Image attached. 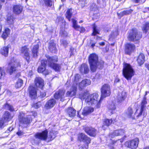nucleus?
I'll return each instance as SVG.
<instances>
[{"instance_id":"f257e3e1","label":"nucleus","mask_w":149,"mask_h":149,"mask_svg":"<svg viewBox=\"0 0 149 149\" xmlns=\"http://www.w3.org/2000/svg\"><path fill=\"white\" fill-rule=\"evenodd\" d=\"M81 79V77L78 74H76L74 77L72 79L73 84L71 88L70 91H68L66 93L67 97H72L76 95L77 90V84H79V89L82 91L85 86L90 85L91 84V81L89 79H84L80 82V80Z\"/></svg>"},{"instance_id":"f03ea898","label":"nucleus","mask_w":149,"mask_h":149,"mask_svg":"<svg viewBox=\"0 0 149 149\" xmlns=\"http://www.w3.org/2000/svg\"><path fill=\"white\" fill-rule=\"evenodd\" d=\"M88 61L91 70L93 72H95L97 68H102L104 64L103 61H98V56L95 54H91L89 56Z\"/></svg>"},{"instance_id":"7ed1b4c3","label":"nucleus","mask_w":149,"mask_h":149,"mask_svg":"<svg viewBox=\"0 0 149 149\" xmlns=\"http://www.w3.org/2000/svg\"><path fill=\"white\" fill-rule=\"evenodd\" d=\"M34 138L31 140L33 145L38 144L41 140H46L48 137V131L47 130L41 132L36 133L34 135Z\"/></svg>"},{"instance_id":"20e7f679","label":"nucleus","mask_w":149,"mask_h":149,"mask_svg":"<svg viewBox=\"0 0 149 149\" xmlns=\"http://www.w3.org/2000/svg\"><path fill=\"white\" fill-rule=\"evenodd\" d=\"M98 95L97 93H93L88 95L86 98L85 102L88 105H94L98 108L100 107V100L98 101Z\"/></svg>"},{"instance_id":"39448f33","label":"nucleus","mask_w":149,"mask_h":149,"mask_svg":"<svg viewBox=\"0 0 149 149\" xmlns=\"http://www.w3.org/2000/svg\"><path fill=\"white\" fill-rule=\"evenodd\" d=\"M134 70L129 64L125 63L123 70V73L124 77L127 80H130L134 75Z\"/></svg>"},{"instance_id":"423d86ee","label":"nucleus","mask_w":149,"mask_h":149,"mask_svg":"<svg viewBox=\"0 0 149 149\" xmlns=\"http://www.w3.org/2000/svg\"><path fill=\"white\" fill-rule=\"evenodd\" d=\"M46 57L48 60L47 65L55 71H59L61 68V65L55 63L58 61V57L56 56L51 57L48 56Z\"/></svg>"},{"instance_id":"0eeeda50","label":"nucleus","mask_w":149,"mask_h":149,"mask_svg":"<svg viewBox=\"0 0 149 149\" xmlns=\"http://www.w3.org/2000/svg\"><path fill=\"white\" fill-rule=\"evenodd\" d=\"M32 118L31 115L24 116V114L22 112L20 113L19 125L23 127H26L31 122Z\"/></svg>"},{"instance_id":"6e6552de","label":"nucleus","mask_w":149,"mask_h":149,"mask_svg":"<svg viewBox=\"0 0 149 149\" xmlns=\"http://www.w3.org/2000/svg\"><path fill=\"white\" fill-rule=\"evenodd\" d=\"M101 98H103L109 96L111 94V87L108 84H104L101 89Z\"/></svg>"},{"instance_id":"1a4fd4ad","label":"nucleus","mask_w":149,"mask_h":149,"mask_svg":"<svg viewBox=\"0 0 149 149\" xmlns=\"http://www.w3.org/2000/svg\"><path fill=\"white\" fill-rule=\"evenodd\" d=\"M128 38L129 40L135 42L139 40L140 37L137 30L133 29L130 31Z\"/></svg>"},{"instance_id":"9d476101","label":"nucleus","mask_w":149,"mask_h":149,"mask_svg":"<svg viewBox=\"0 0 149 149\" xmlns=\"http://www.w3.org/2000/svg\"><path fill=\"white\" fill-rule=\"evenodd\" d=\"M139 142L138 138H135L134 139L126 142L125 143V146L132 149H135L138 146Z\"/></svg>"},{"instance_id":"9b49d317","label":"nucleus","mask_w":149,"mask_h":149,"mask_svg":"<svg viewBox=\"0 0 149 149\" xmlns=\"http://www.w3.org/2000/svg\"><path fill=\"white\" fill-rule=\"evenodd\" d=\"M94 111V109L91 107H85L82 112L81 115H79V112H78L77 116L80 118H83L81 116H86L89 114L93 112Z\"/></svg>"},{"instance_id":"f8f14e48","label":"nucleus","mask_w":149,"mask_h":149,"mask_svg":"<svg viewBox=\"0 0 149 149\" xmlns=\"http://www.w3.org/2000/svg\"><path fill=\"white\" fill-rule=\"evenodd\" d=\"M48 61L42 60L41 61V65L39 67L38 69V71L40 73H42L45 75L48 74L49 72L45 70V67L47 64Z\"/></svg>"},{"instance_id":"ddd939ff","label":"nucleus","mask_w":149,"mask_h":149,"mask_svg":"<svg viewBox=\"0 0 149 149\" xmlns=\"http://www.w3.org/2000/svg\"><path fill=\"white\" fill-rule=\"evenodd\" d=\"M13 60H14V59H13ZM13 61L14 63H13L12 61H11V62L9 63L10 65L8 69V71L10 74H11L13 72L15 71L16 67L20 66V63L19 62L16 61H14V60Z\"/></svg>"},{"instance_id":"4468645a","label":"nucleus","mask_w":149,"mask_h":149,"mask_svg":"<svg viewBox=\"0 0 149 149\" xmlns=\"http://www.w3.org/2000/svg\"><path fill=\"white\" fill-rule=\"evenodd\" d=\"M65 92V90H60L55 93L54 97L56 99H60V101H63L64 100Z\"/></svg>"},{"instance_id":"2eb2a0df","label":"nucleus","mask_w":149,"mask_h":149,"mask_svg":"<svg viewBox=\"0 0 149 149\" xmlns=\"http://www.w3.org/2000/svg\"><path fill=\"white\" fill-rule=\"evenodd\" d=\"M126 132L124 129H120L114 131L109 135V136L111 138H113L116 136L123 135Z\"/></svg>"},{"instance_id":"dca6fc26","label":"nucleus","mask_w":149,"mask_h":149,"mask_svg":"<svg viewBox=\"0 0 149 149\" xmlns=\"http://www.w3.org/2000/svg\"><path fill=\"white\" fill-rule=\"evenodd\" d=\"M147 92H146L145 96L147 95ZM146 97L145 96L144 97L143 100H142L141 103V107L140 111L137 116H139L141 115L142 114L143 112V111L144 113L143 116L145 117L147 115L146 112H145V105L147 104V102L146 101Z\"/></svg>"},{"instance_id":"f3484780","label":"nucleus","mask_w":149,"mask_h":149,"mask_svg":"<svg viewBox=\"0 0 149 149\" xmlns=\"http://www.w3.org/2000/svg\"><path fill=\"white\" fill-rule=\"evenodd\" d=\"M84 130L86 133L92 136H95L97 133V130L91 127H86Z\"/></svg>"},{"instance_id":"a211bd4d","label":"nucleus","mask_w":149,"mask_h":149,"mask_svg":"<svg viewBox=\"0 0 149 149\" xmlns=\"http://www.w3.org/2000/svg\"><path fill=\"white\" fill-rule=\"evenodd\" d=\"M78 139L81 141L85 142L86 143L89 144L90 143L91 139L90 138L82 133L78 135Z\"/></svg>"},{"instance_id":"6ab92c4d","label":"nucleus","mask_w":149,"mask_h":149,"mask_svg":"<svg viewBox=\"0 0 149 149\" xmlns=\"http://www.w3.org/2000/svg\"><path fill=\"white\" fill-rule=\"evenodd\" d=\"M29 95L32 99L36 98L37 97L36 89L33 87L30 86L29 88Z\"/></svg>"},{"instance_id":"aec40b11","label":"nucleus","mask_w":149,"mask_h":149,"mask_svg":"<svg viewBox=\"0 0 149 149\" xmlns=\"http://www.w3.org/2000/svg\"><path fill=\"white\" fill-rule=\"evenodd\" d=\"M127 96L126 93L125 91L119 92L116 96L118 102H120L124 101Z\"/></svg>"},{"instance_id":"412c9836","label":"nucleus","mask_w":149,"mask_h":149,"mask_svg":"<svg viewBox=\"0 0 149 149\" xmlns=\"http://www.w3.org/2000/svg\"><path fill=\"white\" fill-rule=\"evenodd\" d=\"M35 83L36 86L42 88L44 86V81L40 77H36L35 79Z\"/></svg>"},{"instance_id":"4be33fe9","label":"nucleus","mask_w":149,"mask_h":149,"mask_svg":"<svg viewBox=\"0 0 149 149\" xmlns=\"http://www.w3.org/2000/svg\"><path fill=\"white\" fill-rule=\"evenodd\" d=\"M28 51V49L26 46L22 47L21 50V53L24 55L26 60L28 61L30 58Z\"/></svg>"},{"instance_id":"5701e85b","label":"nucleus","mask_w":149,"mask_h":149,"mask_svg":"<svg viewBox=\"0 0 149 149\" xmlns=\"http://www.w3.org/2000/svg\"><path fill=\"white\" fill-rule=\"evenodd\" d=\"M55 100L53 98H51L46 103L45 107L47 109H49L53 107L56 104Z\"/></svg>"},{"instance_id":"b1692460","label":"nucleus","mask_w":149,"mask_h":149,"mask_svg":"<svg viewBox=\"0 0 149 149\" xmlns=\"http://www.w3.org/2000/svg\"><path fill=\"white\" fill-rule=\"evenodd\" d=\"M126 47L125 53L127 54H130L135 49V46L133 44H127L126 45Z\"/></svg>"},{"instance_id":"393cba45","label":"nucleus","mask_w":149,"mask_h":149,"mask_svg":"<svg viewBox=\"0 0 149 149\" xmlns=\"http://www.w3.org/2000/svg\"><path fill=\"white\" fill-rule=\"evenodd\" d=\"M23 7L20 5H16L14 6L13 7V11L16 14L20 13L23 10Z\"/></svg>"},{"instance_id":"a878e982","label":"nucleus","mask_w":149,"mask_h":149,"mask_svg":"<svg viewBox=\"0 0 149 149\" xmlns=\"http://www.w3.org/2000/svg\"><path fill=\"white\" fill-rule=\"evenodd\" d=\"M76 111L72 107L68 108L66 111L67 114L71 117H73L75 116Z\"/></svg>"},{"instance_id":"bb28decb","label":"nucleus","mask_w":149,"mask_h":149,"mask_svg":"<svg viewBox=\"0 0 149 149\" xmlns=\"http://www.w3.org/2000/svg\"><path fill=\"white\" fill-rule=\"evenodd\" d=\"M80 70L82 74H86L89 71L88 65L85 63L82 64L80 68Z\"/></svg>"},{"instance_id":"cd10ccee","label":"nucleus","mask_w":149,"mask_h":149,"mask_svg":"<svg viewBox=\"0 0 149 149\" xmlns=\"http://www.w3.org/2000/svg\"><path fill=\"white\" fill-rule=\"evenodd\" d=\"M49 50L52 53H55L57 49L53 41H51L49 43Z\"/></svg>"},{"instance_id":"c85d7f7f","label":"nucleus","mask_w":149,"mask_h":149,"mask_svg":"<svg viewBox=\"0 0 149 149\" xmlns=\"http://www.w3.org/2000/svg\"><path fill=\"white\" fill-rule=\"evenodd\" d=\"M10 30L8 28H5L1 35V37L4 40L6 39L10 35Z\"/></svg>"},{"instance_id":"c756f323","label":"nucleus","mask_w":149,"mask_h":149,"mask_svg":"<svg viewBox=\"0 0 149 149\" xmlns=\"http://www.w3.org/2000/svg\"><path fill=\"white\" fill-rule=\"evenodd\" d=\"M10 47V46L8 45L7 46L2 48L0 50V52L1 54L5 56H7L8 53L9 48Z\"/></svg>"},{"instance_id":"7c9ffc66","label":"nucleus","mask_w":149,"mask_h":149,"mask_svg":"<svg viewBox=\"0 0 149 149\" xmlns=\"http://www.w3.org/2000/svg\"><path fill=\"white\" fill-rule=\"evenodd\" d=\"M125 116L127 117L134 118L133 112L131 107H129L125 113Z\"/></svg>"},{"instance_id":"2f4dec72","label":"nucleus","mask_w":149,"mask_h":149,"mask_svg":"<svg viewBox=\"0 0 149 149\" xmlns=\"http://www.w3.org/2000/svg\"><path fill=\"white\" fill-rule=\"evenodd\" d=\"M144 59L145 56L142 53L140 54L137 59V61L138 64L140 65L143 64L144 62Z\"/></svg>"},{"instance_id":"473e14b6","label":"nucleus","mask_w":149,"mask_h":149,"mask_svg":"<svg viewBox=\"0 0 149 149\" xmlns=\"http://www.w3.org/2000/svg\"><path fill=\"white\" fill-rule=\"evenodd\" d=\"M89 94L87 91H84L80 93L79 95V98L81 100H84L88 96Z\"/></svg>"},{"instance_id":"72a5a7b5","label":"nucleus","mask_w":149,"mask_h":149,"mask_svg":"<svg viewBox=\"0 0 149 149\" xmlns=\"http://www.w3.org/2000/svg\"><path fill=\"white\" fill-rule=\"evenodd\" d=\"M57 133V132L52 130L49 132V134L47 138L49 139L50 140H52L55 138L56 135Z\"/></svg>"},{"instance_id":"f704fd0d","label":"nucleus","mask_w":149,"mask_h":149,"mask_svg":"<svg viewBox=\"0 0 149 149\" xmlns=\"http://www.w3.org/2000/svg\"><path fill=\"white\" fill-rule=\"evenodd\" d=\"M132 10L131 9L129 10H124L123 12L120 13H117V15L119 17H122L123 15H126L131 14L132 12Z\"/></svg>"},{"instance_id":"c9c22d12","label":"nucleus","mask_w":149,"mask_h":149,"mask_svg":"<svg viewBox=\"0 0 149 149\" xmlns=\"http://www.w3.org/2000/svg\"><path fill=\"white\" fill-rule=\"evenodd\" d=\"M12 116H11L9 112L8 111H6L4 115L3 118L2 119L5 121L9 120L11 119Z\"/></svg>"},{"instance_id":"e433bc0d","label":"nucleus","mask_w":149,"mask_h":149,"mask_svg":"<svg viewBox=\"0 0 149 149\" xmlns=\"http://www.w3.org/2000/svg\"><path fill=\"white\" fill-rule=\"evenodd\" d=\"M39 48L38 45H35L32 50V54L33 56L34 57H36L37 56V53L38 49Z\"/></svg>"},{"instance_id":"4c0bfd02","label":"nucleus","mask_w":149,"mask_h":149,"mask_svg":"<svg viewBox=\"0 0 149 149\" xmlns=\"http://www.w3.org/2000/svg\"><path fill=\"white\" fill-rule=\"evenodd\" d=\"M15 19V18L13 16L10 15L8 16L7 19V21L9 25H13L14 23Z\"/></svg>"},{"instance_id":"58836bf2","label":"nucleus","mask_w":149,"mask_h":149,"mask_svg":"<svg viewBox=\"0 0 149 149\" xmlns=\"http://www.w3.org/2000/svg\"><path fill=\"white\" fill-rule=\"evenodd\" d=\"M3 108L6 109L10 111H14V109L13 106L7 103L4 105Z\"/></svg>"},{"instance_id":"ea45409f","label":"nucleus","mask_w":149,"mask_h":149,"mask_svg":"<svg viewBox=\"0 0 149 149\" xmlns=\"http://www.w3.org/2000/svg\"><path fill=\"white\" fill-rule=\"evenodd\" d=\"M112 122V120L111 119H105L103 121V125L102 126V128H104V126H108L111 124Z\"/></svg>"},{"instance_id":"a19ab883","label":"nucleus","mask_w":149,"mask_h":149,"mask_svg":"<svg viewBox=\"0 0 149 149\" xmlns=\"http://www.w3.org/2000/svg\"><path fill=\"white\" fill-rule=\"evenodd\" d=\"M143 32L146 33L149 29V22H146L143 24L142 28Z\"/></svg>"},{"instance_id":"79ce46f5","label":"nucleus","mask_w":149,"mask_h":149,"mask_svg":"<svg viewBox=\"0 0 149 149\" xmlns=\"http://www.w3.org/2000/svg\"><path fill=\"white\" fill-rule=\"evenodd\" d=\"M108 109L110 110H115L116 109V103L113 101L109 104L108 106Z\"/></svg>"},{"instance_id":"37998d69","label":"nucleus","mask_w":149,"mask_h":149,"mask_svg":"<svg viewBox=\"0 0 149 149\" xmlns=\"http://www.w3.org/2000/svg\"><path fill=\"white\" fill-rule=\"evenodd\" d=\"M73 23V27L76 30H79V26L77 24V21L74 19H72Z\"/></svg>"},{"instance_id":"c03bdc74","label":"nucleus","mask_w":149,"mask_h":149,"mask_svg":"<svg viewBox=\"0 0 149 149\" xmlns=\"http://www.w3.org/2000/svg\"><path fill=\"white\" fill-rule=\"evenodd\" d=\"M72 9H68L66 13V17L70 21L72 15Z\"/></svg>"},{"instance_id":"a18cd8bd","label":"nucleus","mask_w":149,"mask_h":149,"mask_svg":"<svg viewBox=\"0 0 149 149\" xmlns=\"http://www.w3.org/2000/svg\"><path fill=\"white\" fill-rule=\"evenodd\" d=\"M44 3L47 7H51L52 5V0H43Z\"/></svg>"},{"instance_id":"49530a36","label":"nucleus","mask_w":149,"mask_h":149,"mask_svg":"<svg viewBox=\"0 0 149 149\" xmlns=\"http://www.w3.org/2000/svg\"><path fill=\"white\" fill-rule=\"evenodd\" d=\"M23 84V80L21 79H18L15 85V87L16 88L20 87Z\"/></svg>"},{"instance_id":"de8ad7c7","label":"nucleus","mask_w":149,"mask_h":149,"mask_svg":"<svg viewBox=\"0 0 149 149\" xmlns=\"http://www.w3.org/2000/svg\"><path fill=\"white\" fill-rule=\"evenodd\" d=\"M93 33L92 35L93 36H95L97 34H99V30L97 28V26L95 24L93 25Z\"/></svg>"},{"instance_id":"09e8293b","label":"nucleus","mask_w":149,"mask_h":149,"mask_svg":"<svg viewBox=\"0 0 149 149\" xmlns=\"http://www.w3.org/2000/svg\"><path fill=\"white\" fill-rule=\"evenodd\" d=\"M118 34V31L116 30L112 32L111 34V36L112 37L114 38L117 36Z\"/></svg>"},{"instance_id":"8fccbe9b","label":"nucleus","mask_w":149,"mask_h":149,"mask_svg":"<svg viewBox=\"0 0 149 149\" xmlns=\"http://www.w3.org/2000/svg\"><path fill=\"white\" fill-rule=\"evenodd\" d=\"M17 134L19 136H21L24 134V133L23 131L19 130L17 133Z\"/></svg>"},{"instance_id":"3c124183","label":"nucleus","mask_w":149,"mask_h":149,"mask_svg":"<svg viewBox=\"0 0 149 149\" xmlns=\"http://www.w3.org/2000/svg\"><path fill=\"white\" fill-rule=\"evenodd\" d=\"M60 35L63 37H66L67 36V32L65 31H61L60 32Z\"/></svg>"},{"instance_id":"603ef678","label":"nucleus","mask_w":149,"mask_h":149,"mask_svg":"<svg viewBox=\"0 0 149 149\" xmlns=\"http://www.w3.org/2000/svg\"><path fill=\"white\" fill-rule=\"evenodd\" d=\"M79 30L77 31H80V33H83L86 30L85 29L84 27H80V26L79 28Z\"/></svg>"},{"instance_id":"864d4df0","label":"nucleus","mask_w":149,"mask_h":149,"mask_svg":"<svg viewBox=\"0 0 149 149\" xmlns=\"http://www.w3.org/2000/svg\"><path fill=\"white\" fill-rule=\"evenodd\" d=\"M5 121L3 119H1L0 121V127L1 128L3 127L4 123L5 122Z\"/></svg>"},{"instance_id":"5fc2aeb1","label":"nucleus","mask_w":149,"mask_h":149,"mask_svg":"<svg viewBox=\"0 0 149 149\" xmlns=\"http://www.w3.org/2000/svg\"><path fill=\"white\" fill-rule=\"evenodd\" d=\"M61 42L63 45L65 47L67 46V45L68 44V42L65 40H61Z\"/></svg>"},{"instance_id":"6e6d98bb","label":"nucleus","mask_w":149,"mask_h":149,"mask_svg":"<svg viewBox=\"0 0 149 149\" xmlns=\"http://www.w3.org/2000/svg\"><path fill=\"white\" fill-rule=\"evenodd\" d=\"M4 74V73L3 70L0 67V78H1Z\"/></svg>"},{"instance_id":"4d7b16f0","label":"nucleus","mask_w":149,"mask_h":149,"mask_svg":"<svg viewBox=\"0 0 149 149\" xmlns=\"http://www.w3.org/2000/svg\"><path fill=\"white\" fill-rule=\"evenodd\" d=\"M146 0H134V1L136 3H144Z\"/></svg>"},{"instance_id":"13d9d810","label":"nucleus","mask_w":149,"mask_h":149,"mask_svg":"<svg viewBox=\"0 0 149 149\" xmlns=\"http://www.w3.org/2000/svg\"><path fill=\"white\" fill-rule=\"evenodd\" d=\"M33 107L36 109H37L39 108L40 105L38 104V103H36L34 104L33 105Z\"/></svg>"},{"instance_id":"bf43d9fd","label":"nucleus","mask_w":149,"mask_h":149,"mask_svg":"<svg viewBox=\"0 0 149 149\" xmlns=\"http://www.w3.org/2000/svg\"><path fill=\"white\" fill-rule=\"evenodd\" d=\"M13 129V128L12 127H10L8 128V130L9 131H12Z\"/></svg>"},{"instance_id":"052dcab7","label":"nucleus","mask_w":149,"mask_h":149,"mask_svg":"<svg viewBox=\"0 0 149 149\" xmlns=\"http://www.w3.org/2000/svg\"><path fill=\"white\" fill-rule=\"evenodd\" d=\"M2 25L0 23V33L1 32L2 29Z\"/></svg>"},{"instance_id":"680f3d73","label":"nucleus","mask_w":149,"mask_h":149,"mask_svg":"<svg viewBox=\"0 0 149 149\" xmlns=\"http://www.w3.org/2000/svg\"><path fill=\"white\" fill-rule=\"evenodd\" d=\"M99 44L101 46H103L104 45H105L104 42H100L99 43Z\"/></svg>"},{"instance_id":"e2e57ef3","label":"nucleus","mask_w":149,"mask_h":149,"mask_svg":"<svg viewBox=\"0 0 149 149\" xmlns=\"http://www.w3.org/2000/svg\"><path fill=\"white\" fill-rule=\"evenodd\" d=\"M146 67L148 69V70H149V65L148 64H146Z\"/></svg>"},{"instance_id":"0e129e2a","label":"nucleus","mask_w":149,"mask_h":149,"mask_svg":"<svg viewBox=\"0 0 149 149\" xmlns=\"http://www.w3.org/2000/svg\"><path fill=\"white\" fill-rule=\"evenodd\" d=\"M120 80L119 79H116L115 80V82H118Z\"/></svg>"},{"instance_id":"69168bd1","label":"nucleus","mask_w":149,"mask_h":149,"mask_svg":"<svg viewBox=\"0 0 149 149\" xmlns=\"http://www.w3.org/2000/svg\"><path fill=\"white\" fill-rule=\"evenodd\" d=\"M95 46V44H93L91 45V47L92 48H93V47Z\"/></svg>"},{"instance_id":"338daca9","label":"nucleus","mask_w":149,"mask_h":149,"mask_svg":"<svg viewBox=\"0 0 149 149\" xmlns=\"http://www.w3.org/2000/svg\"><path fill=\"white\" fill-rule=\"evenodd\" d=\"M143 149H149V146L146 147L145 148H144Z\"/></svg>"},{"instance_id":"774afa93","label":"nucleus","mask_w":149,"mask_h":149,"mask_svg":"<svg viewBox=\"0 0 149 149\" xmlns=\"http://www.w3.org/2000/svg\"><path fill=\"white\" fill-rule=\"evenodd\" d=\"M110 149H114V148L113 146H112V147H110Z\"/></svg>"}]
</instances>
